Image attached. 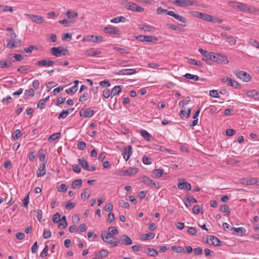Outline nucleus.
<instances>
[{
    "instance_id": "f257e3e1",
    "label": "nucleus",
    "mask_w": 259,
    "mask_h": 259,
    "mask_svg": "<svg viewBox=\"0 0 259 259\" xmlns=\"http://www.w3.org/2000/svg\"><path fill=\"white\" fill-rule=\"evenodd\" d=\"M101 236L105 242L112 244V247L117 246L119 242L118 238L109 235L106 231H102Z\"/></svg>"
},
{
    "instance_id": "f03ea898",
    "label": "nucleus",
    "mask_w": 259,
    "mask_h": 259,
    "mask_svg": "<svg viewBox=\"0 0 259 259\" xmlns=\"http://www.w3.org/2000/svg\"><path fill=\"white\" fill-rule=\"evenodd\" d=\"M9 36L10 39L8 41L7 48L12 49L17 47L18 45L21 44V40L17 38V34L15 32H11Z\"/></svg>"
},
{
    "instance_id": "7ed1b4c3",
    "label": "nucleus",
    "mask_w": 259,
    "mask_h": 259,
    "mask_svg": "<svg viewBox=\"0 0 259 259\" xmlns=\"http://www.w3.org/2000/svg\"><path fill=\"white\" fill-rule=\"evenodd\" d=\"M141 182L144 183L147 186L153 187L154 188L159 189L160 188V184L158 182H154L149 177L144 176L139 179Z\"/></svg>"
},
{
    "instance_id": "20e7f679",
    "label": "nucleus",
    "mask_w": 259,
    "mask_h": 259,
    "mask_svg": "<svg viewBox=\"0 0 259 259\" xmlns=\"http://www.w3.org/2000/svg\"><path fill=\"white\" fill-rule=\"evenodd\" d=\"M229 4L230 6L235 8H238L240 10L245 12H250V8L241 3L231 2L229 3Z\"/></svg>"
},
{
    "instance_id": "39448f33",
    "label": "nucleus",
    "mask_w": 259,
    "mask_h": 259,
    "mask_svg": "<svg viewBox=\"0 0 259 259\" xmlns=\"http://www.w3.org/2000/svg\"><path fill=\"white\" fill-rule=\"evenodd\" d=\"M137 39L140 41L144 42H155L158 40V38L153 36H148V35H139L136 37Z\"/></svg>"
},
{
    "instance_id": "423d86ee",
    "label": "nucleus",
    "mask_w": 259,
    "mask_h": 259,
    "mask_svg": "<svg viewBox=\"0 0 259 259\" xmlns=\"http://www.w3.org/2000/svg\"><path fill=\"white\" fill-rule=\"evenodd\" d=\"M125 8L127 9L131 10L132 11H133V12H141L144 10V9L143 8L138 6V5H137L136 4H134V3H133L131 2H129L127 4V5L125 6Z\"/></svg>"
},
{
    "instance_id": "0eeeda50",
    "label": "nucleus",
    "mask_w": 259,
    "mask_h": 259,
    "mask_svg": "<svg viewBox=\"0 0 259 259\" xmlns=\"http://www.w3.org/2000/svg\"><path fill=\"white\" fill-rule=\"evenodd\" d=\"M237 76L244 82H249L251 80V76L248 73L244 71H239L236 74Z\"/></svg>"
},
{
    "instance_id": "6e6552de",
    "label": "nucleus",
    "mask_w": 259,
    "mask_h": 259,
    "mask_svg": "<svg viewBox=\"0 0 259 259\" xmlns=\"http://www.w3.org/2000/svg\"><path fill=\"white\" fill-rule=\"evenodd\" d=\"M123 157L127 161L132 154V147L131 145L125 146L123 149Z\"/></svg>"
},
{
    "instance_id": "1a4fd4ad",
    "label": "nucleus",
    "mask_w": 259,
    "mask_h": 259,
    "mask_svg": "<svg viewBox=\"0 0 259 259\" xmlns=\"http://www.w3.org/2000/svg\"><path fill=\"white\" fill-rule=\"evenodd\" d=\"M94 113V110H89L88 108H83L80 110L79 114L80 116L90 118L93 115Z\"/></svg>"
},
{
    "instance_id": "9d476101",
    "label": "nucleus",
    "mask_w": 259,
    "mask_h": 259,
    "mask_svg": "<svg viewBox=\"0 0 259 259\" xmlns=\"http://www.w3.org/2000/svg\"><path fill=\"white\" fill-rule=\"evenodd\" d=\"M118 240H119V242L124 245H130L133 244L132 240L126 235H121Z\"/></svg>"
},
{
    "instance_id": "9b49d317",
    "label": "nucleus",
    "mask_w": 259,
    "mask_h": 259,
    "mask_svg": "<svg viewBox=\"0 0 259 259\" xmlns=\"http://www.w3.org/2000/svg\"><path fill=\"white\" fill-rule=\"evenodd\" d=\"M26 16L32 21L36 23L41 24L45 20V19L43 17L39 16L38 15H35L33 14H27Z\"/></svg>"
},
{
    "instance_id": "f8f14e48",
    "label": "nucleus",
    "mask_w": 259,
    "mask_h": 259,
    "mask_svg": "<svg viewBox=\"0 0 259 259\" xmlns=\"http://www.w3.org/2000/svg\"><path fill=\"white\" fill-rule=\"evenodd\" d=\"M178 187L180 190H183L185 189L187 191H190L191 190V184L185 181L184 179L183 180V182H179L178 184Z\"/></svg>"
},
{
    "instance_id": "ddd939ff",
    "label": "nucleus",
    "mask_w": 259,
    "mask_h": 259,
    "mask_svg": "<svg viewBox=\"0 0 259 259\" xmlns=\"http://www.w3.org/2000/svg\"><path fill=\"white\" fill-rule=\"evenodd\" d=\"M54 64V62L50 60H41L36 62L35 65L40 67L42 66H52Z\"/></svg>"
},
{
    "instance_id": "4468645a",
    "label": "nucleus",
    "mask_w": 259,
    "mask_h": 259,
    "mask_svg": "<svg viewBox=\"0 0 259 259\" xmlns=\"http://www.w3.org/2000/svg\"><path fill=\"white\" fill-rule=\"evenodd\" d=\"M103 31L107 34L119 35L120 33V31L114 27H105Z\"/></svg>"
},
{
    "instance_id": "2eb2a0df",
    "label": "nucleus",
    "mask_w": 259,
    "mask_h": 259,
    "mask_svg": "<svg viewBox=\"0 0 259 259\" xmlns=\"http://www.w3.org/2000/svg\"><path fill=\"white\" fill-rule=\"evenodd\" d=\"M138 171L139 169L138 168L130 167L123 171V174H122V176H131L136 174L137 173H138Z\"/></svg>"
},
{
    "instance_id": "dca6fc26",
    "label": "nucleus",
    "mask_w": 259,
    "mask_h": 259,
    "mask_svg": "<svg viewBox=\"0 0 259 259\" xmlns=\"http://www.w3.org/2000/svg\"><path fill=\"white\" fill-rule=\"evenodd\" d=\"M177 5L181 7H185L188 6H192L194 4L192 0H178Z\"/></svg>"
},
{
    "instance_id": "f3484780",
    "label": "nucleus",
    "mask_w": 259,
    "mask_h": 259,
    "mask_svg": "<svg viewBox=\"0 0 259 259\" xmlns=\"http://www.w3.org/2000/svg\"><path fill=\"white\" fill-rule=\"evenodd\" d=\"M136 73L135 69H123L120 70L116 74L117 75H131Z\"/></svg>"
},
{
    "instance_id": "a211bd4d",
    "label": "nucleus",
    "mask_w": 259,
    "mask_h": 259,
    "mask_svg": "<svg viewBox=\"0 0 259 259\" xmlns=\"http://www.w3.org/2000/svg\"><path fill=\"white\" fill-rule=\"evenodd\" d=\"M102 53V52L100 49H90L87 50L85 52V54H87L89 56L91 57H95L97 56Z\"/></svg>"
},
{
    "instance_id": "6ab92c4d",
    "label": "nucleus",
    "mask_w": 259,
    "mask_h": 259,
    "mask_svg": "<svg viewBox=\"0 0 259 259\" xmlns=\"http://www.w3.org/2000/svg\"><path fill=\"white\" fill-rule=\"evenodd\" d=\"M167 15L174 17L175 18L179 20V21H180L181 22H182L183 23H186L187 22V19L185 17L180 16L179 15L176 14L173 11H169V12H167Z\"/></svg>"
},
{
    "instance_id": "aec40b11",
    "label": "nucleus",
    "mask_w": 259,
    "mask_h": 259,
    "mask_svg": "<svg viewBox=\"0 0 259 259\" xmlns=\"http://www.w3.org/2000/svg\"><path fill=\"white\" fill-rule=\"evenodd\" d=\"M230 231H233V234L234 235H237V233H239L240 236H243L246 232V229L243 227L236 228L233 227L230 228Z\"/></svg>"
},
{
    "instance_id": "412c9836",
    "label": "nucleus",
    "mask_w": 259,
    "mask_h": 259,
    "mask_svg": "<svg viewBox=\"0 0 259 259\" xmlns=\"http://www.w3.org/2000/svg\"><path fill=\"white\" fill-rule=\"evenodd\" d=\"M217 62L219 64H227L229 61L225 56L222 55L220 54L217 55Z\"/></svg>"
},
{
    "instance_id": "4be33fe9",
    "label": "nucleus",
    "mask_w": 259,
    "mask_h": 259,
    "mask_svg": "<svg viewBox=\"0 0 259 259\" xmlns=\"http://www.w3.org/2000/svg\"><path fill=\"white\" fill-rule=\"evenodd\" d=\"M61 49V47H53L51 49V53L52 55L57 57H59L62 56Z\"/></svg>"
},
{
    "instance_id": "5701e85b",
    "label": "nucleus",
    "mask_w": 259,
    "mask_h": 259,
    "mask_svg": "<svg viewBox=\"0 0 259 259\" xmlns=\"http://www.w3.org/2000/svg\"><path fill=\"white\" fill-rule=\"evenodd\" d=\"M36 172L37 177H40L43 176L46 173V164H40Z\"/></svg>"
},
{
    "instance_id": "b1692460",
    "label": "nucleus",
    "mask_w": 259,
    "mask_h": 259,
    "mask_svg": "<svg viewBox=\"0 0 259 259\" xmlns=\"http://www.w3.org/2000/svg\"><path fill=\"white\" fill-rule=\"evenodd\" d=\"M209 240L211 241V244L216 246H221L222 245L221 241L215 236L210 235Z\"/></svg>"
},
{
    "instance_id": "393cba45",
    "label": "nucleus",
    "mask_w": 259,
    "mask_h": 259,
    "mask_svg": "<svg viewBox=\"0 0 259 259\" xmlns=\"http://www.w3.org/2000/svg\"><path fill=\"white\" fill-rule=\"evenodd\" d=\"M241 183L243 185H254V178H242L240 179Z\"/></svg>"
},
{
    "instance_id": "a878e982",
    "label": "nucleus",
    "mask_w": 259,
    "mask_h": 259,
    "mask_svg": "<svg viewBox=\"0 0 259 259\" xmlns=\"http://www.w3.org/2000/svg\"><path fill=\"white\" fill-rule=\"evenodd\" d=\"M138 26L140 29L143 30L145 31L153 32L155 30V28L151 25H146L141 24Z\"/></svg>"
},
{
    "instance_id": "bb28decb",
    "label": "nucleus",
    "mask_w": 259,
    "mask_h": 259,
    "mask_svg": "<svg viewBox=\"0 0 259 259\" xmlns=\"http://www.w3.org/2000/svg\"><path fill=\"white\" fill-rule=\"evenodd\" d=\"M122 89V85H116L111 91V97H114L116 95H118L121 92Z\"/></svg>"
},
{
    "instance_id": "cd10ccee",
    "label": "nucleus",
    "mask_w": 259,
    "mask_h": 259,
    "mask_svg": "<svg viewBox=\"0 0 259 259\" xmlns=\"http://www.w3.org/2000/svg\"><path fill=\"white\" fill-rule=\"evenodd\" d=\"M78 162L80 166L85 170H88L89 169V164L87 160H85L83 158H78Z\"/></svg>"
},
{
    "instance_id": "c85d7f7f",
    "label": "nucleus",
    "mask_w": 259,
    "mask_h": 259,
    "mask_svg": "<svg viewBox=\"0 0 259 259\" xmlns=\"http://www.w3.org/2000/svg\"><path fill=\"white\" fill-rule=\"evenodd\" d=\"M91 190L90 188H85L83 189L81 194V199H88L91 195Z\"/></svg>"
},
{
    "instance_id": "c756f323",
    "label": "nucleus",
    "mask_w": 259,
    "mask_h": 259,
    "mask_svg": "<svg viewBox=\"0 0 259 259\" xmlns=\"http://www.w3.org/2000/svg\"><path fill=\"white\" fill-rule=\"evenodd\" d=\"M34 95V91L33 89H29V90H26L25 91V94L24 95V99L25 100H27L29 97H33Z\"/></svg>"
},
{
    "instance_id": "7c9ffc66",
    "label": "nucleus",
    "mask_w": 259,
    "mask_h": 259,
    "mask_svg": "<svg viewBox=\"0 0 259 259\" xmlns=\"http://www.w3.org/2000/svg\"><path fill=\"white\" fill-rule=\"evenodd\" d=\"M82 180L80 179H76L74 180L72 184V187L73 189L79 188L82 185Z\"/></svg>"
},
{
    "instance_id": "2f4dec72",
    "label": "nucleus",
    "mask_w": 259,
    "mask_h": 259,
    "mask_svg": "<svg viewBox=\"0 0 259 259\" xmlns=\"http://www.w3.org/2000/svg\"><path fill=\"white\" fill-rule=\"evenodd\" d=\"M141 136L147 141H149L152 137L151 135L144 130H141Z\"/></svg>"
},
{
    "instance_id": "473e14b6",
    "label": "nucleus",
    "mask_w": 259,
    "mask_h": 259,
    "mask_svg": "<svg viewBox=\"0 0 259 259\" xmlns=\"http://www.w3.org/2000/svg\"><path fill=\"white\" fill-rule=\"evenodd\" d=\"M191 112V108H188L187 111H186L185 110H181L180 112V115L181 118L185 116L187 118H188L190 116Z\"/></svg>"
},
{
    "instance_id": "72a5a7b5",
    "label": "nucleus",
    "mask_w": 259,
    "mask_h": 259,
    "mask_svg": "<svg viewBox=\"0 0 259 259\" xmlns=\"http://www.w3.org/2000/svg\"><path fill=\"white\" fill-rule=\"evenodd\" d=\"M111 22L113 23H118L119 22H125L126 21V19L123 16H119L116 18H114L111 20Z\"/></svg>"
},
{
    "instance_id": "f704fd0d",
    "label": "nucleus",
    "mask_w": 259,
    "mask_h": 259,
    "mask_svg": "<svg viewBox=\"0 0 259 259\" xmlns=\"http://www.w3.org/2000/svg\"><path fill=\"white\" fill-rule=\"evenodd\" d=\"M109 254V252L106 249H102L100 250L98 253L96 254V257L103 258L107 256Z\"/></svg>"
},
{
    "instance_id": "c9c22d12",
    "label": "nucleus",
    "mask_w": 259,
    "mask_h": 259,
    "mask_svg": "<svg viewBox=\"0 0 259 259\" xmlns=\"http://www.w3.org/2000/svg\"><path fill=\"white\" fill-rule=\"evenodd\" d=\"M12 66V64L10 61H4L3 60H0L1 68H10Z\"/></svg>"
},
{
    "instance_id": "e433bc0d",
    "label": "nucleus",
    "mask_w": 259,
    "mask_h": 259,
    "mask_svg": "<svg viewBox=\"0 0 259 259\" xmlns=\"http://www.w3.org/2000/svg\"><path fill=\"white\" fill-rule=\"evenodd\" d=\"M200 18L208 22H211V21H212V16L206 13H202Z\"/></svg>"
},
{
    "instance_id": "4c0bfd02",
    "label": "nucleus",
    "mask_w": 259,
    "mask_h": 259,
    "mask_svg": "<svg viewBox=\"0 0 259 259\" xmlns=\"http://www.w3.org/2000/svg\"><path fill=\"white\" fill-rule=\"evenodd\" d=\"M222 81L227 84L228 85L231 86V84L232 83L233 80L229 77L227 76H223L221 77Z\"/></svg>"
},
{
    "instance_id": "58836bf2",
    "label": "nucleus",
    "mask_w": 259,
    "mask_h": 259,
    "mask_svg": "<svg viewBox=\"0 0 259 259\" xmlns=\"http://www.w3.org/2000/svg\"><path fill=\"white\" fill-rule=\"evenodd\" d=\"M184 77L189 79H193L195 81H197L199 80V77L198 76L196 75L191 74L190 73H186L185 75H184Z\"/></svg>"
},
{
    "instance_id": "ea45409f",
    "label": "nucleus",
    "mask_w": 259,
    "mask_h": 259,
    "mask_svg": "<svg viewBox=\"0 0 259 259\" xmlns=\"http://www.w3.org/2000/svg\"><path fill=\"white\" fill-rule=\"evenodd\" d=\"M61 135V134L60 133H57L53 134L49 137L48 140L49 141H55V140H57V139L59 138L60 137Z\"/></svg>"
},
{
    "instance_id": "a19ab883",
    "label": "nucleus",
    "mask_w": 259,
    "mask_h": 259,
    "mask_svg": "<svg viewBox=\"0 0 259 259\" xmlns=\"http://www.w3.org/2000/svg\"><path fill=\"white\" fill-rule=\"evenodd\" d=\"M188 62L191 65H194L200 67L202 66V64L200 62L194 59H189Z\"/></svg>"
},
{
    "instance_id": "79ce46f5",
    "label": "nucleus",
    "mask_w": 259,
    "mask_h": 259,
    "mask_svg": "<svg viewBox=\"0 0 259 259\" xmlns=\"http://www.w3.org/2000/svg\"><path fill=\"white\" fill-rule=\"evenodd\" d=\"M148 255L151 256H156L158 255V252L154 248H149L148 249Z\"/></svg>"
},
{
    "instance_id": "37998d69",
    "label": "nucleus",
    "mask_w": 259,
    "mask_h": 259,
    "mask_svg": "<svg viewBox=\"0 0 259 259\" xmlns=\"http://www.w3.org/2000/svg\"><path fill=\"white\" fill-rule=\"evenodd\" d=\"M190 101V98L189 97H187L186 99L181 100L179 102V105L181 106L182 108H184L185 105L188 104Z\"/></svg>"
},
{
    "instance_id": "c03bdc74",
    "label": "nucleus",
    "mask_w": 259,
    "mask_h": 259,
    "mask_svg": "<svg viewBox=\"0 0 259 259\" xmlns=\"http://www.w3.org/2000/svg\"><path fill=\"white\" fill-rule=\"evenodd\" d=\"M109 233L111 235H115L118 233V231L115 227H110L108 229Z\"/></svg>"
},
{
    "instance_id": "a18cd8bd",
    "label": "nucleus",
    "mask_w": 259,
    "mask_h": 259,
    "mask_svg": "<svg viewBox=\"0 0 259 259\" xmlns=\"http://www.w3.org/2000/svg\"><path fill=\"white\" fill-rule=\"evenodd\" d=\"M69 114L68 110H63L61 113L59 114L58 118L60 119H64Z\"/></svg>"
},
{
    "instance_id": "49530a36",
    "label": "nucleus",
    "mask_w": 259,
    "mask_h": 259,
    "mask_svg": "<svg viewBox=\"0 0 259 259\" xmlns=\"http://www.w3.org/2000/svg\"><path fill=\"white\" fill-rule=\"evenodd\" d=\"M67 15L69 19H72L77 17L78 14L74 11H68L67 13Z\"/></svg>"
},
{
    "instance_id": "de8ad7c7",
    "label": "nucleus",
    "mask_w": 259,
    "mask_h": 259,
    "mask_svg": "<svg viewBox=\"0 0 259 259\" xmlns=\"http://www.w3.org/2000/svg\"><path fill=\"white\" fill-rule=\"evenodd\" d=\"M89 97V94L87 92H84L79 98V101L83 102L85 101Z\"/></svg>"
},
{
    "instance_id": "09e8293b",
    "label": "nucleus",
    "mask_w": 259,
    "mask_h": 259,
    "mask_svg": "<svg viewBox=\"0 0 259 259\" xmlns=\"http://www.w3.org/2000/svg\"><path fill=\"white\" fill-rule=\"evenodd\" d=\"M113 49L116 51L119 52L121 54L126 55L128 54V52L124 48L115 47L113 48Z\"/></svg>"
},
{
    "instance_id": "8fccbe9b",
    "label": "nucleus",
    "mask_w": 259,
    "mask_h": 259,
    "mask_svg": "<svg viewBox=\"0 0 259 259\" xmlns=\"http://www.w3.org/2000/svg\"><path fill=\"white\" fill-rule=\"evenodd\" d=\"M227 42L231 45H235L236 42L235 38L231 35H229L228 37H227Z\"/></svg>"
},
{
    "instance_id": "3c124183",
    "label": "nucleus",
    "mask_w": 259,
    "mask_h": 259,
    "mask_svg": "<svg viewBox=\"0 0 259 259\" xmlns=\"http://www.w3.org/2000/svg\"><path fill=\"white\" fill-rule=\"evenodd\" d=\"M143 162L145 164H150L152 162L151 159L147 155H145L143 157Z\"/></svg>"
},
{
    "instance_id": "603ef678",
    "label": "nucleus",
    "mask_w": 259,
    "mask_h": 259,
    "mask_svg": "<svg viewBox=\"0 0 259 259\" xmlns=\"http://www.w3.org/2000/svg\"><path fill=\"white\" fill-rule=\"evenodd\" d=\"M51 232L49 230L45 229L43 233V237L45 239H48L51 236Z\"/></svg>"
},
{
    "instance_id": "864d4df0",
    "label": "nucleus",
    "mask_w": 259,
    "mask_h": 259,
    "mask_svg": "<svg viewBox=\"0 0 259 259\" xmlns=\"http://www.w3.org/2000/svg\"><path fill=\"white\" fill-rule=\"evenodd\" d=\"M163 169L160 168L156 169L154 171V175L158 178L161 177L163 175Z\"/></svg>"
},
{
    "instance_id": "5fc2aeb1",
    "label": "nucleus",
    "mask_w": 259,
    "mask_h": 259,
    "mask_svg": "<svg viewBox=\"0 0 259 259\" xmlns=\"http://www.w3.org/2000/svg\"><path fill=\"white\" fill-rule=\"evenodd\" d=\"M171 249L173 251L177 252V253H180L182 252L183 251V248L181 246H172Z\"/></svg>"
},
{
    "instance_id": "6e6d98bb",
    "label": "nucleus",
    "mask_w": 259,
    "mask_h": 259,
    "mask_svg": "<svg viewBox=\"0 0 259 259\" xmlns=\"http://www.w3.org/2000/svg\"><path fill=\"white\" fill-rule=\"evenodd\" d=\"M209 95L212 97L219 98L220 96L219 95V93L217 90H210L209 91Z\"/></svg>"
},
{
    "instance_id": "4d7b16f0",
    "label": "nucleus",
    "mask_w": 259,
    "mask_h": 259,
    "mask_svg": "<svg viewBox=\"0 0 259 259\" xmlns=\"http://www.w3.org/2000/svg\"><path fill=\"white\" fill-rule=\"evenodd\" d=\"M67 190V186L65 184H62L58 188V191L60 192L64 193L66 192Z\"/></svg>"
},
{
    "instance_id": "13d9d810",
    "label": "nucleus",
    "mask_w": 259,
    "mask_h": 259,
    "mask_svg": "<svg viewBox=\"0 0 259 259\" xmlns=\"http://www.w3.org/2000/svg\"><path fill=\"white\" fill-rule=\"evenodd\" d=\"M53 221L56 223H58L60 221V214L58 212L53 215Z\"/></svg>"
},
{
    "instance_id": "bf43d9fd",
    "label": "nucleus",
    "mask_w": 259,
    "mask_h": 259,
    "mask_svg": "<svg viewBox=\"0 0 259 259\" xmlns=\"http://www.w3.org/2000/svg\"><path fill=\"white\" fill-rule=\"evenodd\" d=\"M76 206V203L74 202H68L65 205V208L67 209L70 210Z\"/></svg>"
},
{
    "instance_id": "052dcab7",
    "label": "nucleus",
    "mask_w": 259,
    "mask_h": 259,
    "mask_svg": "<svg viewBox=\"0 0 259 259\" xmlns=\"http://www.w3.org/2000/svg\"><path fill=\"white\" fill-rule=\"evenodd\" d=\"M33 50H37V47L32 45L24 49L25 51L27 53H31Z\"/></svg>"
},
{
    "instance_id": "680f3d73",
    "label": "nucleus",
    "mask_w": 259,
    "mask_h": 259,
    "mask_svg": "<svg viewBox=\"0 0 259 259\" xmlns=\"http://www.w3.org/2000/svg\"><path fill=\"white\" fill-rule=\"evenodd\" d=\"M169 12V11H168L166 9H163L161 7H158L157 9V13L159 15L163 14L164 13L167 15V12Z\"/></svg>"
},
{
    "instance_id": "e2e57ef3",
    "label": "nucleus",
    "mask_w": 259,
    "mask_h": 259,
    "mask_svg": "<svg viewBox=\"0 0 259 259\" xmlns=\"http://www.w3.org/2000/svg\"><path fill=\"white\" fill-rule=\"evenodd\" d=\"M249 44L252 46H254L257 48H259V45H258V43L257 42V40H256L255 39H250L249 40Z\"/></svg>"
},
{
    "instance_id": "0e129e2a",
    "label": "nucleus",
    "mask_w": 259,
    "mask_h": 259,
    "mask_svg": "<svg viewBox=\"0 0 259 259\" xmlns=\"http://www.w3.org/2000/svg\"><path fill=\"white\" fill-rule=\"evenodd\" d=\"M88 37L89 38L88 40L92 42H97L98 41V37H97V35H92L88 36Z\"/></svg>"
},
{
    "instance_id": "69168bd1",
    "label": "nucleus",
    "mask_w": 259,
    "mask_h": 259,
    "mask_svg": "<svg viewBox=\"0 0 259 259\" xmlns=\"http://www.w3.org/2000/svg\"><path fill=\"white\" fill-rule=\"evenodd\" d=\"M115 220L114 214L112 212H110L108 214L107 221L109 223H112Z\"/></svg>"
},
{
    "instance_id": "338daca9",
    "label": "nucleus",
    "mask_w": 259,
    "mask_h": 259,
    "mask_svg": "<svg viewBox=\"0 0 259 259\" xmlns=\"http://www.w3.org/2000/svg\"><path fill=\"white\" fill-rule=\"evenodd\" d=\"M78 148L80 150H83L86 148V144L84 142L80 141L77 144Z\"/></svg>"
},
{
    "instance_id": "774afa93",
    "label": "nucleus",
    "mask_w": 259,
    "mask_h": 259,
    "mask_svg": "<svg viewBox=\"0 0 259 259\" xmlns=\"http://www.w3.org/2000/svg\"><path fill=\"white\" fill-rule=\"evenodd\" d=\"M187 231L189 234L193 235H196L197 232V230L195 229V228L193 227H189Z\"/></svg>"
}]
</instances>
